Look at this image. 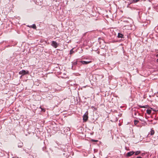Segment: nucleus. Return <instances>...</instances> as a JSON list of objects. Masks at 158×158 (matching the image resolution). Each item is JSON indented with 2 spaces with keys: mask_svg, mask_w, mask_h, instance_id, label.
I'll use <instances>...</instances> for the list:
<instances>
[{
  "mask_svg": "<svg viewBox=\"0 0 158 158\" xmlns=\"http://www.w3.org/2000/svg\"><path fill=\"white\" fill-rule=\"evenodd\" d=\"M88 112L87 111L84 114L83 116V120L84 122H86L88 118Z\"/></svg>",
  "mask_w": 158,
  "mask_h": 158,
  "instance_id": "obj_1",
  "label": "nucleus"
},
{
  "mask_svg": "<svg viewBox=\"0 0 158 158\" xmlns=\"http://www.w3.org/2000/svg\"><path fill=\"white\" fill-rule=\"evenodd\" d=\"M51 45L55 48H57L59 46V44L54 41H52L51 42Z\"/></svg>",
  "mask_w": 158,
  "mask_h": 158,
  "instance_id": "obj_2",
  "label": "nucleus"
},
{
  "mask_svg": "<svg viewBox=\"0 0 158 158\" xmlns=\"http://www.w3.org/2000/svg\"><path fill=\"white\" fill-rule=\"evenodd\" d=\"M28 71L27 70L26 71L25 70H22L19 72V74L22 75V76L28 74Z\"/></svg>",
  "mask_w": 158,
  "mask_h": 158,
  "instance_id": "obj_3",
  "label": "nucleus"
},
{
  "mask_svg": "<svg viewBox=\"0 0 158 158\" xmlns=\"http://www.w3.org/2000/svg\"><path fill=\"white\" fill-rule=\"evenodd\" d=\"M135 153V152L133 151H131V152H128L126 154V156L127 157H129L130 156H132Z\"/></svg>",
  "mask_w": 158,
  "mask_h": 158,
  "instance_id": "obj_4",
  "label": "nucleus"
},
{
  "mask_svg": "<svg viewBox=\"0 0 158 158\" xmlns=\"http://www.w3.org/2000/svg\"><path fill=\"white\" fill-rule=\"evenodd\" d=\"M118 38H124V35L122 34L119 33L118 34Z\"/></svg>",
  "mask_w": 158,
  "mask_h": 158,
  "instance_id": "obj_5",
  "label": "nucleus"
},
{
  "mask_svg": "<svg viewBox=\"0 0 158 158\" xmlns=\"http://www.w3.org/2000/svg\"><path fill=\"white\" fill-rule=\"evenodd\" d=\"M154 130L153 129H151V131L149 133L148 136L149 135H154Z\"/></svg>",
  "mask_w": 158,
  "mask_h": 158,
  "instance_id": "obj_6",
  "label": "nucleus"
},
{
  "mask_svg": "<svg viewBox=\"0 0 158 158\" xmlns=\"http://www.w3.org/2000/svg\"><path fill=\"white\" fill-rule=\"evenodd\" d=\"M81 63H82V64H89L91 62V61H81L80 62Z\"/></svg>",
  "mask_w": 158,
  "mask_h": 158,
  "instance_id": "obj_7",
  "label": "nucleus"
},
{
  "mask_svg": "<svg viewBox=\"0 0 158 158\" xmlns=\"http://www.w3.org/2000/svg\"><path fill=\"white\" fill-rule=\"evenodd\" d=\"M28 27H29L30 28H33L34 29H36V25L34 24H32V25H31L30 26H28Z\"/></svg>",
  "mask_w": 158,
  "mask_h": 158,
  "instance_id": "obj_8",
  "label": "nucleus"
},
{
  "mask_svg": "<svg viewBox=\"0 0 158 158\" xmlns=\"http://www.w3.org/2000/svg\"><path fill=\"white\" fill-rule=\"evenodd\" d=\"M141 152L140 151H138L136 152L135 153V155H137L139 154Z\"/></svg>",
  "mask_w": 158,
  "mask_h": 158,
  "instance_id": "obj_9",
  "label": "nucleus"
},
{
  "mask_svg": "<svg viewBox=\"0 0 158 158\" xmlns=\"http://www.w3.org/2000/svg\"><path fill=\"white\" fill-rule=\"evenodd\" d=\"M146 111L147 113L148 114H150L151 113V110H147Z\"/></svg>",
  "mask_w": 158,
  "mask_h": 158,
  "instance_id": "obj_10",
  "label": "nucleus"
},
{
  "mask_svg": "<svg viewBox=\"0 0 158 158\" xmlns=\"http://www.w3.org/2000/svg\"><path fill=\"white\" fill-rule=\"evenodd\" d=\"M73 52H74V51H73V48L70 50V54H73Z\"/></svg>",
  "mask_w": 158,
  "mask_h": 158,
  "instance_id": "obj_11",
  "label": "nucleus"
},
{
  "mask_svg": "<svg viewBox=\"0 0 158 158\" xmlns=\"http://www.w3.org/2000/svg\"><path fill=\"white\" fill-rule=\"evenodd\" d=\"M134 122L135 124L136 125L139 123V121L136 120H135Z\"/></svg>",
  "mask_w": 158,
  "mask_h": 158,
  "instance_id": "obj_12",
  "label": "nucleus"
},
{
  "mask_svg": "<svg viewBox=\"0 0 158 158\" xmlns=\"http://www.w3.org/2000/svg\"><path fill=\"white\" fill-rule=\"evenodd\" d=\"M140 0H133V2L135 3L139 1Z\"/></svg>",
  "mask_w": 158,
  "mask_h": 158,
  "instance_id": "obj_13",
  "label": "nucleus"
},
{
  "mask_svg": "<svg viewBox=\"0 0 158 158\" xmlns=\"http://www.w3.org/2000/svg\"><path fill=\"white\" fill-rule=\"evenodd\" d=\"M77 61L74 62L73 63V65H76L77 64Z\"/></svg>",
  "mask_w": 158,
  "mask_h": 158,
  "instance_id": "obj_14",
  "label": "nucleus"
},
{
  "mask_svg": "<svg viewBox=\"0 0 158 158\" xmlns=\"http://www.w3.org/2000/svg\"><path fill=\"white\" fill-rule=\"evenodd\" d=\"M129 2H128L129 3V4H130L132 3H134V2H133V0L131 1L129 0Z\"/></svg>",
  "mask_w": 158,
  "mask_h": 158,
  "instance_id": "obj_15",
  "label": "nucleus"
},
{
  "mask_svg": "<svg viewBox=\"0 0 158 158\" xmlns=\"http://www.w3.org/2000/svg\"><path fill=\"white\" fill-rule=\"evenodd\" d=\"M91 140L92 142H97L98 141V140H96L94 139H92Z\"/></svg>",
  "mask_w": 158,
  "mask_h": 158,
  "instance_id": "obj_16",
  "label": "nucleus"
},
{
  "mask_svg": "<svg viewBox=\"0 0 158 158\" xmlns=\"http://www.w3.org/2000/svg\"><path fill=\"white\" fill-rule=\"evenodd\" d=\"M139 107L140 108H145V106H141L139 105Z\"/></svg>",
  "mask_w": 158,
  "mask_h": 158,
  "instance_id": "obj_17",
  "label": "nucleus"
},
{
  "mask_svg": "<svg viewBox=\"0 0 158 158\" xmlns=\"http://www.w3.org/2000/svg\"><path fill=\"white\" fill-rule=\"evenodd\" d=\"M154 111H158V110H155L154 109H152V108H151Z\"/></svg>",
  "mask_w": 158,
  "mask_h": 158,
  "instance_id": "obj_18",
  "label": "nucleus"
},
{
  "mask_svg": "<svg viewBox=\"0 0 158 158\" xmlns=\"http://www.w3.org/2000/svg\"><path fill=\"white\" fill-rule=\"evenodd\" d=\"M137 113H136V112H135V114H134V115H137Z\"/></svg>",
  "mask_w": 158,
  "mask_h": 158,
  "instance_id": "obj_19",
  "label": "nucleus"
},
{
  "mask_svg": "<svg viewBox=\"0 0 158 158\" xmlns=\"http://www.w3.org/2000/svg\"><path fill=\"white\" fill-rule=\"evenodd\" d=\"M136 158H142V157L141 156H139L137 157Z\"/></svg>",
  "mask_w": 158,
  "mask_h": 158,
  "instance_id": "obj_20",
  "label": "nucleus"
},
{
  "mask_svg": "<svg viewBox=\"0 0 158 158\" xmlns=\"http://www.w3.org/2000/svg\"><path fill=\"white\" fill-rule=\"evenodd\" d=\"M156 56L157 57H158V54H157V55H156Z\"/></svg>",
  "mask_w": 158,
  "mask_h": 158,
  "instance_id": "obj_21",
  "label": "nucleus"
},
{
  "mask_svg": "<svg viewBox=\"0 0 158 158\" xmlns=\"http://www.w3.org/2000/svg\"><path fill=\"white\" fill-rule=\"evenodd\" d=\"M156 61L158 62V59H157Z\"/></svg>",
  "mask_w": 158,
  "mask_h": 158,
  "instance_id": "obj_22",
  "label": "nucleus"
}]
</instances>
